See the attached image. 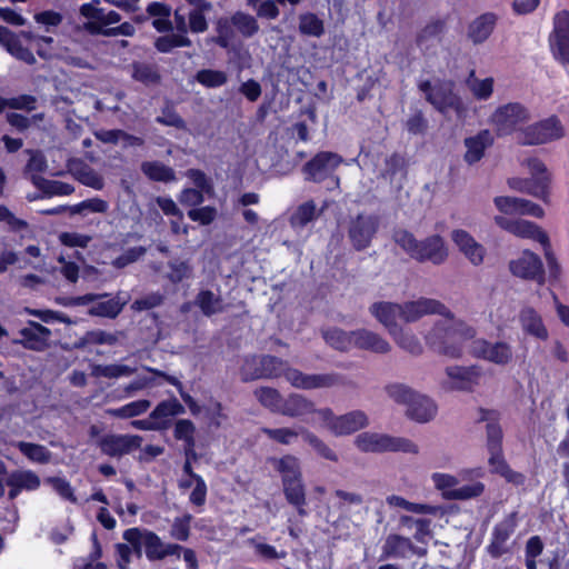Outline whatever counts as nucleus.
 <instances>
[{"label": "nucleus", "instance_id": "3c124183", "mask_svg": "<svg viewBox=\"0 0 569 569\" xmlns=\"http://www.w3.org/2000/svg\"><path fill=\"white\" fill-rule=\"evenodd\" d=\"M467 87L472 92L473 97L478 100H487L491 97L493 91V79H478L475 76V70H471L468 79Z\"/></svg>", "mask_w": 569, "mask_h": 569}, {"label": "nucleus", "instance_id": "7c9ffc66", "mask_svg": "<svg viewBox=\"0 0 569 569\" xmlns=\"http://www.w3.org/2000/svg\"><path fill=\"white\" fill-rule=\"evenodd\" d=\"M312 401L299 393H291L287 398H282L279 415L290 418H298L308 413H317Z\"/></svg>", "mask_w": 569, "mask_h": 569}, {"label": "nucleus", "instance_id": "393cba45", "mask_svg": "<svg viewBox=\"0 0 569 569\" xmlns=\"http://www.w3.org/2000/svg\"><path fill=\"white\" fill-rule=\"evenodd\" d=\"M29 326L19 331L22 339L18 342L29 350H43L51 335L50 329L36 321H29Z\"/></svg>", "mask_w": 569, "mask_h": 569}, {"label": "nucleus", "instance_id": "a19ab883", "mask_svg": "<svg viewBox=\"0 0 569 569\" xmlns=\"http://www.w3.org/2000/svg\"><path fill=\"white\" fill-rule=\"evenodd\" d=\"M378 226L379 219L376 216H358V251L368 247Z\"/></svg>", "mask_w": 569, "mask_h": 569}, {"label": "nucleus", "instance_id": "f03ea898", "mask_svg": "<svg viewBox=\"0 0 569 569\" xmlns=\"http://www.w3.org/2000/svg\"><path fill=\"white\" fill-rule=\"evenodd\" d=\"M392 239L410 258L419 262L428 261L439 266L448 258L445 240L439 234L418 240L410 231L399 228L393 231Z\"/></svg>", "mask_w": 569, "mask_h": 569}, {"label": "nucleus", "instance_id": "1a4fd4ad", "mask_svg": "<svg viewBox=\"0 0 569 569\" xmlns=\"http://www.w3.org/2000/svg\"><path fill=\"white\" fill-rule=\"evenodd\" d=\"M548 43L553 59L565 67L569 66V11H559L553 17Z\"/></svg>", "mask_w": 569, "mask_h": 569}, {"label": "nucleus", "instance_id": "a211bd4d", "mask_svg": "<svg viewBox=\"0 0 569 569\" xmlns=\"http://www.w3.org/2000/svg\"><path fill=\"white\" fill-rule=\"evenodd\" d=\"M323 425L336 436L350 435L356 431V411L336 416L330 408L317 410Z\"/></svg>", "mask_w": 569, "mask_h": 569}, {"label": "nucleus", "instance_id": "2eb2a0df", "mask_svg": "<svg viewBox=\"0 0 569 569\" xmlns=\"http://www.w3.org/2000/svg\"><path fill=\"white\" fill-rule=\"evenodd\" d=\"M471 352L477 358H482L496 365H508L512 359V348L507 342L490 343L478 339L472 342Z\"/></svg>", "mask_w": 569, "mask_h": 569}, {"label": "nucleus", "instance_id": "6e6d98bb", "mask_svg": "<svg viewBox=\"0 0 569 569\" xmlns=\"http://www.w3.org/2000/svg\"><path fill=\"white\" fill-rule=\"evenodd\" d=\"M192 515L183 513L176 517L170 526L169 535L173 540L186 542L191 535Z\"/></svg>", "mask_w": 569, "mask_h": 569}, {"label": "nucleus", "instance_id": "ddd939ff", "mask_svg": "<svg viewBox=\"0 0 569 569\" xmlns=\"http://www.w3.org/2000/svg\"><path fill=\"white\" fill-rule=\"evenodd\" d=\"M495 222L502 229L510 233L521 237L533 239L542 246L549 244L548 234L539 228L536 223L522 219H512L505 216H496Z\"/></svg>", "mask_w": 569, "mask_h": 569}, {"label": "nucleus", "instance_id": "f704fd0d", "mask_svg": "<svg viewBox=\"0 0 569 569\" xmlns=\"http://www.w3.org/2000/svg\"><path fill=\"white\" fill-rule=\"evenodd\" d=\"M142 173L154 182H171L176 180L174 170L160 161H143L141 163Z\"/></svg>", "mask_w": 569, "mask_h": 569}, {"label": "nucleus", "instance_id": "cd10ccee", "mask_svg": "<svg viewBox=\"0 0 569 569\" xmlns=\"http://www.w3.org/2000/svg\"><path fill=\"white\" fill-rule=\"evenodd\" d=\"M371 315L382 323L389 333H395L399 328L397 318L401 319V309L399 303L389 301L375 302L370 307Z\"/></svg>", "mask_w": 569, "mask_h": 569}, {"label": "nucleus", "instance_id": "09e8293b", "mask_svg": "<svg viewBox=\"0 0 569 569\" xmlns=\"http://www.w3.org/2000/svg\"><path fill=\"white\" fill-rule=\"evenodd\" d=\"M164 541L154 531L144 529V556L150 562L162 561Z\"/></svg>", "mask_w": 569, "mask_h": 569}, {"label": "nucleus", "instance_id": "72a5a7b5", "mask_svg": "<svg viewBox=\"0 0 569 569\" xmlns=\"http://www.w3.org/2000/svg\"><path fill=\"white\" fill-rule=\"evenodd\" d=\"M186 412L184 407L179 402L177 398L163 400L159 402L154 409L150 412L149 418L156 422H166L168 428L171 425L170 417L183 415Z\"/></svg>", "mask_w": 569, "mask_h": 569}, {"label": "nucleus", "instance_id": "5701e85b", "mask_svg": "<svg viewBox=\"0 0 569 569\" xmlns=\"http://www.w3.org/2000/svg\"><path fill=\"white\" fill-rule=\"evenodd\" d=\"M452 240L473 266H479L483 262L486 249L467 231L461 229L453 230Z\"/></svg>", "mask_w": 569, "mask_h": 569}, {"label": "nucleus", "instance_id": "8fccbe9b", "mask_svg": "<svg viewBox=\"0 0 569 569\" xmlns=\"http://www.w3.org/2000/svg\"><path fill=\"white\" fill-rule=\"evenodd\" d=\"M446 30V20L435 19L427 23L417 34L416 43L419 48L428 47V42L439 38Z\"/></svg>", "mask_w": 569, "mask_h": 569}, {"label": "nucleus", "instance_id": "338daca9", "mask_svg": "<svg viewBox=\"0 0 569 569\" xmlns=\"http://www.w3.org/2000/svg\"><path fill=\"white\" fill-rule=\"evenodd\" d=\"M485 491V485L482 482H473L448 491V497L457 500H467L479 497Z\"/></svg>", "mask_w": 569, "mask_h": 569}, {"label": "nucleus", "instance_id": "e433bc0d", "mask_svg": "<svg viewBox=\"0 0 569 569\" xmlns=\"http://www.w3.org/2000/svg\"><path fill=\"white\" fill-rule=\"evenodd\" d=\"M413 550L411 540L399 535H390L383 546V552L392 558H406Z\"/></svg>", "mask_w": 569, "mask_h": 569}, {"label": "nucleus", "instance_id": "5fc2aeb1", "mask_svg": "<svg viewBox=\"0 0 569 569\" xmlns=\"http://www.w3.org/2000/svg\"><path fill=\"white\" fill-rule=\"evenodd\" d=\"M390 336L393 338L395 342L405 351L413 356H419L422 353V346L418 338L410 332L403 331L401 327H399L395 333H390Z\"/></svg>", "mask_w": 569, "mask_h": 569}, {"label": "nucleus", "instance_id": "4c0bfd02", "mask_svg": "<svg viewBox=\"0 0 569 569\" xmlns=\"http://www.w3.org/2000/svg\"><path fill=\"white\" fill-rule=\"evenodd\" d=\"M131 77L144 86L158 84L161 81V76L154 64L140 61L132 62Z\"/></svg>", "mask_w": 569, "mask_h": 569}, {"label": "nucleus", "instance_id": "de8ad7c7", "mask_svg": "<svg viewBox=\"0 0 569 569\" xmlns=\"http://www.w3.org/2000/svg\"><path fill=\"white\" fill-rule=\"evenodd\" d=\"M124 305L126 301L121 302L118 298H110L107 301H99L96 305H93L88 310V313L93 317H104L114 319L121 313Z\"/></svg>", "mask_w": 569, "mask_h": 569}, {"label": "nucleus", "instance_id": "a18cd8bd", "mask_svg": "<svg viewBox=\"0 0 569 569\" xmlns=\"http://www.w3.org/2000/svg\"><path fill=\"white\" fill-rule=\"evenodd\" d=\"M234 24L232 18H219L216 22L217 36L212 38V42L222 49H229L234 38Z\"/></svg>", "mask_w": 569, "mask_h": 569}, {"label": "nucleus", "instance_id": "bf43d9fd", "mask_svg": "<svg viewBox=\"0 0 569 569\" xmlns=\"http://www.w3.org/2000/svg\"><path fill=\"white\" fill-rule=\"evenodd\" d=\"M317 217L316 204L312 200L300 204L290 218L292 227L303 228Z\"/></svg>", "mask_w": 569, "mask_h": 569}, {"label": "nucleus", "instance_id": "13d9d810", "mask_svg": "<svg viewBox=\"0 0 569 569\" xmlns=\"http://www.w3.org/2000/svg\"><path fill=\"white\" fill-rule=\"evenodd\" d=\"M194 78L198 83L206 88H219L228 81L224 71L213 69H201L196 73Z\"/></svg>", "mask_w": 569, "mask_h": 569}, {"label": "nucleus", "instance_id": "37998d69", "mask_svg": "<svg viewBox=\"0 0 569 569\" xmlns=\"http://www.w3.org/2000/svg\"><path fill=\"white\" fill-rule=\"evenodd\" d=\"M397 174L406 177L407 161L402 154L395 152L385 159V164L381 169L380 176L392 182Z\"/></svg>", "mask_w": 569, "mask_h": 569}, {"label": "nucleus", "instance_id": "412c9836", "mask_svg": "<svg viewBox=\"0 0 569 569\" xmlns=\"http://www.w3.org/2000/svg\"><path fill=\"white\" fill-rule=\"evenodd\" d=\"M495 204L506 214H529L536 218H542L543 209L530 200L515 197H496Z\"/></svg>", "mask_w": 569, "mask_h": 569}, {"label": "nucleus", "instance_id": "4468645a", "mask_svg": "<svg viewBox=\"0 0 569 569\" xmlns=\"http://www.w3.org/2000/svg\"><path fill=\"white\" fill-rule=\"evenodd\" d=\"M401 320L406 322H415L426 315L448 316V308L438 300L429 298H420L415 301H408L400 305Z\"/></svg>", "mask_w": 569, "mask_h": 569}, {"label": "nucleus", "instance_id": "bb28decb", "mask_svg": "<svg viewBox=\"0 0 569 569\" xmlns=\"http://www.w3.org/2000/svg\"><path fill=\"white\" fill-rule=\"evenodd\" d=\"M437 410L431 398L417 392L407 407V416L419 423H426L436 417Z\"/></svg>", "mask_w": 569, "mask_h": 569}, {"label": "nucleus", "instance_id": "9b49d317", "mask_svg": "<svg viewBox=\"0 0 569 569\" xmlns=\"http://www.w3.org/2000/svg\"><path fill=\"white\" fill-rule=\"evenodd\" d=\"M287 381L297 389L312 390L340 386L343 377L335 372L308 375L295 368L288 371Z\"/></svg>", "mask_w": 569, "mask_h": 569}, {"label": "nucleus", "instance_id": "f257e3e1", "mask_svg": "<svg viewBox=\"0 0 569 569\" xmlns=\"http://www.w3.org/2000/svg\"><path fill=\"white\" fill-rule=\"evenodd\" d=\"M475 336L473 327L449 319L433 326L426 336V343L439 355L459 358L462 355V343Z\"/></svg>", "mask_w": 569, "mask_h": 569}, {"label": "nucleus", "instance_id": "c03bdc74", "mask_svg": "<svg viewBox=\"0 0 569 569\" xmlns=\"http://www.w3.org/2000/svg\"><path fill=\"white\" fill-rule=\"evenodd\" d=\"M253 395L262 407L267 408L272 413H279L283 397L277 389L259 387L253 391Z\"/></svg>", "mask_w": 569, "mask_h": 569}, {"label": "nucleus", "instance_id": "e2e57ef3", "mask_svg": "<svg viewBox=\"0 0 569 569\" xmlns=\"http://www.w3.org/2000/svg\"><path fill=\"white\" fill-rule=\"evenodd\" d=\"M323 339L332 348L345 351L351 346L352 337L341 329L332 328L323 331Z\"/></svg>", "mask_w": 569, "mask_h": 569}, {"label": "nucleus", "instance_id": "423d86ee", "mask_svg": "<svg viewBox=\"0 0 569 569\" xmlns=\"http://www.w3.org/2000/svg\"><path fill=\"white\" fill-rule=\"evenodd\" d=\"M358 449L365 452H406L417 455L419 447L408 438L385 433L362 432L358 435Z\"/></svg>", "mask_w": 569, "mask_h": 569}, {"label": "nucleus", "instance_id": "864d4df0", "mask_svg": "<svg viewBox=\"0 0 569 569\" xmlns=\"http://www.w3.org/2000/svg\"><path fill=\"white\" fill-rule=\"evenodd\" d=\"M301 436L303 440L312 447V449L320 456L321 458L330 461H338V456L336 452L326 445L318 436L309 431L308 429L301 427Z\"/></svg>", "mask_w": 569, "mask_h": 569}, {"label": "nucleus", "instance_id": "774afa93", "mask_svg": "<svg viewBox=\"0 0 569 569\" xmlns=\"http://www.w3.org/2000/svg\"><path fill=\"white\" fill-rule=\"evenodd\" d=\"M169 272L167 278L170 282L177 284L180 283L183 279L189 278L191 274V267L188 261L182 260H172L168 262Z\"/></svg>", "mask_w": 569, "mask_h": 569}, {"label": "nucleus", "instance_id": "c9c22d12", "mask_svg": "<svg viewBox=\"0 0 569 569\" xmlns=\"http://www.w3.org/2000/svg\"><path fill=\"white\" fill-rule=\"evenodd\" d=\"M358 348L381 355L391 350V346L386 339L366 329L358 330Z\"/></svg>", "mask_w": 569, "mask_h": 569}, {"label": "nucleus", "instance_id": "dca6fc26", "mask_svg": "<svg viewBox=\"0 0 569 569\" xmlns=\"http://www.w3.org/2000/svg\"><path fill=\"white\" fill-rule=\"evenodd\" d=\"M509 268L516 277L536 280L539 283L545 281L541 259L530 251H523L521 257L510 262Z\"/></svg>", "mask_w": 569, "mask_h": 569}, {"label": "nucleus", "instance_id": "20e7f679", "mask_svg": "<svg viewBox=\"0 0 569 569\" xmlns=\"http://www.w3.org/2000/svg\"><path fill=\"white\" fill-rule=\"evenodd\" d=\"M289 367L288 361L272 355H252L246 357L240 368L241 381L250 382L260 379H287Z\"/></svg>", "mask_w": 569, "mask_h": 569}, {"label": "nucleus", "instance_id": "4d7b16f0", "mask_svg": "<svg viewBox=\"0 0 569 569\" xmlns=\"http://www.w3.org/2000/svg\"><path fill=\"white\" fill-rule=\"evenodd\" d=\"M385 391L391 400L407 407L417 393V391H415L411 387L400 382H392L387 385L385 387Z\"/></svg>", "mask_w": 569, "mask_h": 569}, {"label": "nucleus", "instance_id": "a878e982", "mask_svg": "<svg viewBox=\"0 0 569 569\" xmlns=\"http://www.w3.org/2000/svg\"><path fill=\"white\" fill-rule=\"evenodd\" d=\"M447 376L452 380L451 389L469 391L478 383L480 371L477 367L452 366L446 369Z\"/></svg>", "mask_w": 569, "mask_h": 569}, {"label": "nucleus", "instance_id": "f8f14e48", "mask_svg": "<svg viewBox=\"0 0 569 569\" xmlns=\"http://www.w3.org/2000/svg\"><path fill=\"white\" fill-rule=\"evenodd\" d=\"M142 437L139 435L108 433L97 441L101 452L108 457H122L141 449Z\"/></svg>", "mask_w": 569, "mask_h": 569}, {"label": "nucleus", "instance_id": "680f3d73", "mask_svg": "<svg viewBox=\"0 0 569 569\" xmlns=\"http://www.w3.org/2000/svg\"><path fill=\"white\" fill-rule=\"evenodd\" d=\"M261 432L270 440L280 445H290L295 438L301 435V428L299 431L291 428H261Z\"/></svg>", "mask_w": 569, "mask_h": 569}, {"label": "nucleus", "instance_id": "49530a36", "mask_svg": "<svg viewBox=\"0 0 569 569\" xmlns=\"http://www.w3.org/2000/svg\"><path fill=\"white\" fill-rule=\"evenodd\" d=\"M191 46L192 41L189 37L176 33L160 36L153 42L154 49L160 53H169L176 48Z\"/></svg>", "mask_w": 569, "mask_h": 569}, {"label": "nucleus", "instance_id": "6e6552de", "mask_svg": "<svg viewBox=\"0 0 569 569\" xmlns=\"http://www.w3.org/2000/svg\"><path fill=\"white\" fill-rule=\"evenodd\" d=\"M342 157L332 151H319L301 168L303 178L308 182L321 183L328 179H336V171L342 163Z\"/></svg>", "mask_w": 569, "mask_h": 569}, {"label": "nucleus", "instance_id": "c756f323", "mask_svg": "<svg viewBox=\"0 0 569 569\" xmlns=\"http://www.w3.org/2000/svg\"><path fill=\"white\" fill-rule=\"evenodd\" d=\"M99 4L100 0L83 3L80 7V14L89 20L84 27L91 34L104 36L108 28H103L102 22L107 19L106 14L108 11L99 7Z\"/></svg>", "mask_w": 569, "mask_h": 569}, {"label": "nucleus", "instance_id": "ea45409f", "mask_svg": "<svg viewBox=\"0 0 569 569\" xmlns=\"http://www.w3.org/2000/svg\"><path fill=\"white\" fill-rule=\"evenodd\" d=\"M40 478L31 470H16L12 471L6 479V485L18 487L21 491L37 490L40 487Z\"/></svg>", "mask_w": 569, "mask_h": 569}, {"label": "nucleus", "instance_id": "2f4dec72", "mask_svg": "<svg viewBox=\"0 0 569 569\" xmlns=\"http://www.w3.org/2000/svg\"><path fill=\"white\" fill-rule=\"evenodd\" d=\"M508 184L511 189L528 193L538 199L548 202L549 190L547 189V179L546 178H511L508 180Z\"/></svg>", "mask_w": 569, "mask_h": 569}, {"label": "nucleus", "instance_id": "c85d7f7f", "mask_svg": "<svg viewBox=\"0 0 569 569\" xmlns=\"http://www.w3.org/2000/svg\"><path fill=\"white\" fill-rule=\"evenodd\" d=\"M519 322L525 333L543 341L548 339L549 333L542 318L532 307H525L520 310Z\"/></svg>", "mask_w": 569, "mask_h": 569}, {"label": "nucleus", "instance_id": "052dcab7", "mask_svg": "<svg viewBox=\"0 0 569 569\" xmlns=\"http://www.w3.org/2000/svg\"><path fill=\"white\" fill-rule=\"evenodd\" d=\"M150 401L139 399L131 401L120 408L113 409L112 415L121 419H129L144 413L150 408Z\"/></svg>", "mask_w": 569, "mask_h": 569}, {"label": "nucleus", "instance_id": "39448f33", "mask_svg": "<svg viewBox=\"0 0 569 569\" xmlns=\"http://www.w3.org/2000/svg\"><path fill=\"white\" fill-rule=\"evenodd\" d=\"M418 88L425 94L426 100L440 113L446 114L450 110L455 111L458 117L465 113L462 99L453 92V82L438 80L432 83L429 80H422Z\"/></svg>", "mask_w": 569, "mask_h": 569}, {"label": "nucleus", "instance_id": "f3484780", "mask_svg": "<svg viewBox=\"0 0 569 569\" xmlns=\"http://www.w3.org/2000/svg\"><path fill=\"white\" fill-rule=\"evenodd\" d=\"M516 526L517 522L515 512L508 515L502 521L495 526L491 542L487 547L488 553L492 558H499L508 551L506 542L515 532Z\"/></svg>", "mask_w": 569, "mask_h": 569}, {"label": "nucleus", "instance_id": "4be33fe9", "mask_svg": "<svg viewBox=\"0 0 569 569\" xmlns=\"http://www.w3.org/2000/svg\"><path fill=\"white\" fill-rule=\"evenodd\" d=\"M463 143L467 149L463 159L472 166L479 162L483 158L486 149L493 144V137L488 129H483L477 134L466 138Z\"/></svg>", "mask_w": 569, "mask_h": 569}, {"label": "nucleus", "instance_id": "0eeeda50", "mask_svg": "<svg viewBox=\"0 0 569 569\" xmlns=\"http://www.w3.org/2000/svg\"><path fill=\"white\" fill-rule=\"evenodd\" d=\"M563 136L565 128L561 121L558 117L551 116L521 129L517 136V140L518 143L522 146H539L559 140Z\"/></svg>", "mask_w": 569, "mask_h": 569}, {"label": "nucleus", "instance_id": "6ab92c4d", "mask_svg": "<svg viewBox=\"0 0 569 569\" xmlns=\"http://www.w3.org/2000/svg\"><path fill=\"white\" fill-rule=\"evenodd\" d=\"M495 204L506 214H529L536 218H542L543 209L530 200L515 197H496Z\"/></svg>", "mask_w": 569, "mask_h": 569}, {"label": "nucleus", "instance_id": "58836bf2", "mask_svg": "<svg viewBox=\"0 0 569 569\" xmlns=\"http://www.w3.org/2000/svg\"><path fill=\"white\" fill-rule=\"evenodd\" d=\"M16 448L32 462L46 465L51 460V451L43 445L18 441Z\"/></svg>", "mask_w": 569, "mask_h": 569}, {"label": "nucleus", "instance_id": "79ce46f5", "mask_svg": "<svg viewBox=\"0 0 569 569\" xmlns=\"http://www.w3.org/2000/svg\"><path fill=\"white\" fill-rule=\"evenodd\" d=\"M298 28L302 36L320 38L325 34L323 21L312 12H306L299 16Z\"/></svg>", "mask_w": 569, "mask_h": 569}, {"label": "nucleus", "instance_id": "b1692460", "mask_svg": "<svg viewBox=\"0 0 569 569\" xmlns=\"http://www.w3.org/2000/svg\"><path fill=\"white\" fill-rule=\"evenodd\" d=\"M498 16L493 12H486L477 17L468 26L467 37L473 44L483 43L493 32Z\"/></svg>", "mask_w": 569, "mask_h": 569}, {"label": "nucleus", "instance_id": "603ef678", "mask_svg": "<svg viewBox=\"0 0 569 569\" xmlns=\"http://www.w3.org/2000/svg\"><path fill=\"white\" fill-rule=\"evenodd\" d=\"M231 18L233 20L234 28L243 38H251L259 31L257 19L249 13L236 11Z\"/></svg>", "mask_w": 569, "mask_h": 569}, {"label": "nucleus", "instance_id": "0e129e2a", "mask_svg": "<svg viewBox=\"0 0 569 569\" xmlns=\"http://www.w3.org/2000/svg\"><path fill=\"white\" fill-rule=\"evenodd\" d=\"M122 538L131 547L132 553L140 559L144 552V529L138 527L126 529L122 533Z\"/></svg>", "mask_w": 569, "mask_h": 569}, {"label": "nucleus", "instance_id": "9d476101", "mask_svg": "<svg viewBox=\"0 0 569 569\" xmlns=\"http://www.w3.org/2000/svg\"><path fill=\"white\" fill-rule=\"evenodd\" d=\"M529 119V110L519 102L500 106L491 116V122L500 137L511 134L519 124L527 122Z\"/></svg>", "mask_w": 569, "mask_h": 569}, {"label": "nucleus", "instance_id": "473e14b6", "mask_svg": "<svg viewBox=\"0 0 569 569\" xmlns=\"http://www.w3.org/2000/svg\"><path fill=\"white\" fill-rule=\"evenodd\" d=\"M194 305L200 309L202 315L208 318L226 310L221 296L214 295L209 289H202L197 293Z\"/></svg>", "mask_w": 569, "mask_h": 569}, {"label": "nucleus", "instance_id": "69168bd1", "mask_svg": "<svg viewBox=\"0 0 569 569\" xmlns=\"http://www.w3.org/2000/svg\"><path fill=\"white\" fill-rule=\"evenodd\" d=\"M117 337L113 333L107 332L101 329L91 330L86 332L81 338L78 347H84L86 345H114Z\"/></svg>", "mask_w": 569, "mask_h": 569}, {"label": "nucleus", "instance_id": "aec40b11", "mask_svg": "<svg viewBox=\"0 0 569 569\" xmlns=\"http://www.w3.org/2000/svg\"><path fill=\"white\" fill-rule=\"evenodd\" d=\"M495 204L506 214H529L536 218H542L543 209L530 200L515 197H496Z\"/></svg>", "mask_w": 569, "mask_h": 569}, {"label": "nucleus", "instance_id": "7ed1b4c3", "mask_svg": "<svg viewBox=\"0 0 569 569\" xmlns=\"http://www.w3.org/2000/svg\"><path fill=\"white\" fill-rule=\"evenodd\" d=\"M273 461L274 469L281 475L282 490L287 502L297 509L299 516H306V487L298 458L286 455Z\"/></svg>", "mask_w": 569, "mask_h": 569}]
</instances>
